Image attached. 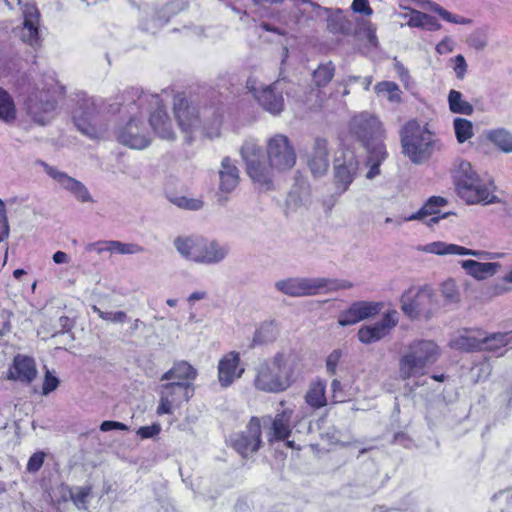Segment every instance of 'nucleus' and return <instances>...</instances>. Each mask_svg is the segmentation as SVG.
I'll return each instance as SVG.
<instances>
[{
  "label": "nucleus",
  "mask_w": 512,
  "mask_h": 512,
  "mask_svg": "<svg viewBox=\"0 0 512 512\" xmlns=\"http://www.w3.org/2000/svg\"><path fill=\"white\" fill-rule=\"evenodd\" d=\"M382 307L383 305L380 302L356 301L339 314L338 323L340 326L354 325L377 315Z\"/></svg>",
  "instance_id": "b1692460"
},
{
  "label": "nucleus",
  "mask_w": 512,
  "mask_h": 512,
  "mask_svg": "<svg viewBox=\"0 0 512 512\" xmlns=\"http://www.w3.org/2000/svg\"><path fill=\"white\" fill-rule=\"evenodd\" d=\"M90 487H80L71 491L70 498L79 509H86L87 498L90 494Z\"/></svg>",
  "instance_id": "3c124183"
},
{
  "label": "nucleus",
  "mask_w": 512,
  "mask_h": 512,
  "mask_svg": "<svg viewBox=\"0 0 512 512\" xmlns=\"http://www.w3.org/2000/svg\"><path fill=\"white\" fill-rule=\"evenodd\" d=\"M468 43L471 47H473L477 50H481V49L485 48L487 45V41H486L485 37L478 32L473 33L469 37Z\"/></svg>",
  "instance_id": "0e129e2a"
},
{
  "label": "nucleus",
  "mask_w": 512,
  "mask_h": 512,
  "mask_svg": "<svg viewBox=\"0 0 512 512\" xmlns=\"http://www.w3.org/2000/svg\"><path fill=\"white\" fill-rule=\"evenodd\" d=\"M285 80L284 69L280 68V79L270 86L257 88L255 82L251 79L247 81V88L253 93L259 104L269 113L276 115L284 110V98L282 91H279L281 81Z\"/></svg>",
  "instance_id": "dca6fc26"
},
{
  "label": "nucleus",
  "mask_w": 512,
  "mask_h": 512,
  "mask_svg": "<svg viewBox=\"0 0 512 512\" xmlns=\"http://www.w3.org/2000/svg\"><path fill=\"white\" fill-rule=\"evenodd\" d=\"M460 267L464 272L476 281H484L495 276L502 265L493 261H477L474 259H466L460 261Z\"/></svg>",
  "instance_id": "bb28decb"
},
{
  "label": "nucleus",
  "mask_w": 512,
  "mask_h": 512,
  "mask_svg": "<svg viewBox=\"0 0 512 512\" xmlns=\"http://www.w3.org/2000/svg\"><path fill=\"white\" fill-rule=\"evenodd\" d=\"M36 376L37 368L33 358L21 354L14 357L13 366L8 373V379L30 384Z\"/></svg>",
  "instance_id": "c85d7f7f"
},
{
  "label": "nucleus",
  "mask_w": 512,
  "mask_h": 512,
  "mask_svg": "<svg viewBox=\"0 0 512 512\" xmlns=\"http://www.w3.org/2000/svg\"><path fill=\"white\" fill-rule=\"evenodd\" d=\"M279 334L278 325L274 322H265L256 331L253 341L255 343H268L274 341Z\"/></svg>",
  "instance_id": "c03bdc74"
},
{
  "label": "nucleus",
  "mask_w": 512,
  "mask_h": 512,
  "mask_svg": "<svg viewBox=\"0 0 512 512\" xmlns=\"http://www.w3.org/2000/svg\"><path fill=\"white\" fill-rule=\"evenodd\" d=\"M439 356L437 344L431 340L411 342L399 359V375L403 380L425 374L426 368Z\"/></svg>",
  "instance_id": "20e7f679"
},
{
  "label": "nucleus",
  "mask_w": 512,
  "mask_h": 512,
  "mask_svg": "<svg viewBox=\"0 0 512 512\" xmlns=\"http://www.w3.org/2000/svg\"><path fill=\"white\" fill-rule=\"evenodd\" d=\"M161 431V427L159 424H152L150 426H142L137 430V435L142 439L152 438L158 435Z\"/></svg>",
  "instance_id": "13d9d810"
},
{
  "label": "nucleus",
  "mask_w": 512,
  "mask_h": 512,
  "mask_svg": "<svg viewBox=\"0 0 512 512\" xmlns=\"http://www.w3.org/2000/svg\"><path fill=\"white\" fill-rule=\"evenodd\" d=\"M45 454L43 452H36L32 454L27 463V471L31 473L37 472L44 463Z\"/></svg>",
  "instance_id": "4d7b16f0"
},
{
  "label": "nucleus",
  "mask_w": 512,
  "mask_h": 512,
  "mask_svg": "<svg viewBox=\"0 0 512 512\" xmlns=\"http://www.w3.org/2000/svg\"><path fill=\"white\" fill-rule=\"evenodd\" d=\"M10 227L7 217L0 218V243L8 238Z\"/></svg>",
  "instance_id": "774afa93"
},
{
  "label": "nucleus",
  "mask_w": 512,
  "mask_h": 512,
  "mask_svg": "<svg viewBox=\"0 0 512 512\" xmlns=\"http://www.w3.org/2000/svg\"><path fill=\"white\" fill-rule=\"evenodd\" d=\"M245 372L241 366L240 354L230 351L224 354L218 362L217 378L222 388L230 387L236 380L240 379Z\"/></svg>",
  "instance_id": "5701e85b"
},
{
  "label": "nucleus",
  "mask_w": 512,
  "mask_h": 512,
  "mask_svg": "<svg viewBox=\"0 0 512 512\" xmlns=\"http://www.w3.org/2000/svg\"><path fill=\"white\" fill-rule=\"evenodd\" d=\"M508 349H512V331L491 335H486L483 332L481 350L492 352L496 356H502Z\"/></svg>",
  "instance_id": "7c9ffc66"
},
{
  "label": "nucleus",
  "mask_w": 512,
  "mask_h": 512,
  "mask_svg": "<svg viewBox=\"0 0 512 512\" xmlns=\"http://www.w3.org/2000/svg\"><path fill=\"white\" fill-rule=\"evenodd\" d=\"M365 37L371 46L376 47L378 44L376 36V28L371 23H367L363 29Z\"/></svg>",
  "instance_id": "338daca9"
},
{
  "label": "nucleus",
  "mask_w": 512,
  "mask_h": 512,
  "mask_svg": "<svg viewBox=\"0 0 512 512\" xmlns=\"http://www.w3.org/2000/svg\"><path fill=\"white\" fill-rule=\"evenodd\" d=\"M349 132L365 148L374 146L376 142H382L381 122L375 115L368 112L358 113L351 118Z\"/></svg>",
  "instance_id": "f8f14e48"
},
{
  "label": "nucleus",
  "mask_w": 512,
  "mask_h": 512,
  "mask_svg": "<svg viewBox=\"0 0 512 512\" xmlns=\"http://www.w3.org/2000/svg\"><path fill=\"white\" fill-rule=\"evenodd\" d=\"M208 110H204L202 115L196 106L190 105L184 98H177L174 102V113L178 125L183 133L186 134V141L193 140V134L203 132L208 137L218 135V130L221 124L219 116H216L211 124L202 120V117H207Z\"/></svg>",
  "instance_id": "39448f33"
},
{
  "label": "nucleus",
  "mask_w": 512,
  "mask_h": 512,
  "mask_svg": "<svg viewBox=\"0 0 512 512\" xmlns=\"http://www.w3.org/2000/svg\"><path fill=\"white\" fill-rule=\"evenodd\" d=\"M399 16L408 19L407 24L410 27L421 28L428 31L440 29V24L434 16L415 9H411L408 13L400 14Z\"/></svg>",
  "instance_id": "4c0bfd02"
},
{
  "label": "nucleus",
  "mask_w": 512,
  "mask_h": 512,
  "mask_svg": "<svg viewBox=\"0 0 512 512\" xmlns=\"http://www.w3.org/2000/svg\"><path fill=\"white\" fill-rule=\"evenodd\" d=\"M17 1L21 5L23 21L21 26L15 29V33L22 42L36 48L41 45L39 32L41 14L35 3L26 2L22 5L21 0Z\"/></svg>",
  "instance_id": "2eb2a0df"
},
{
  "label": "nucleus",
  "mask_w": 512,
  "mask_h": 512,
  "mask_svg": "<svg viewBox=\"0 0 512 512\" xmlns=\"http://www.w3.org/2000/svg\"><path fill=\"white\" fill-rule=\"evenodd\" d=\"M351 8L355 13H361L367 16L373 13L368 0H353Z\"/></svg>",
  "instance_id": "680f3d73"
},
{
  "label": "nucleus",
  "mask_w": 512,
  "mask_h": 512,
  "mask_svg": "<svg viewBox=\"0 0 512 512\" xmlns=\"http://www.w3.org/2000/svg\"><path fill=\"white\" fill-rule=\"evenodd\" d=\"M483 341V332L475 330H464L463 332L455 335L449 342L453 349L461 351H475L481 350Z\"/></svg>",
  "instance_id": "2f4dec72"
},
{
  "label": "nucleus",
  "mask_w": 512,
  "mask_h": 512,
  "mask_svg": "<svg viewBox=\"0 0 512 512\" xmlns=\"http://www.w3.org/2000/svg\"><path fill=\"white\" fill-rule=\"evenodd\" d=\"M440 292L446 304H457L460 301V291L454 279H447L440 285Z\"/></svg>",
  "instance_id": "49530a36"
},
{
  "label": "nucleus",
  "mask_w": 512,
  "mask_h": 512,
  "mask_svg": "<svg viewBox=\"0 0 512 512\" xmlns=\"http://www.w3.org/2000/svg\"><path fill=\"white\" fill-rule=\"evenodd\" d=\"M169 201L181 209L196 211L202 208L203 202L199 199L186 196H170Z\"/></svg>",
  "instance_id": "09e8293b"
},
{
  "label": "nucleus",
  "mask_w": 512,
  "mask_h": 512,
  "mask_svg": "<svg viewBox=\"0 0 512 512\" xmlns=\"http://www.w3.org/2000/svg\"><path fill=\"white\" fill-rule=\"evenodd\" d=\"M16 107L11 95L0 87V120L5 123L14 122Z\"/></svg>",
  "instance_id": "ea45409f"
},
{
  "label": "nucleus",
  "mask_w": 512,
  "mask_h": 512,
  "mask_svg": "<svg viewBox=\"0 0 512 512\" xmlns=\"http://www.w3.org/2000/svg\"><path fill=\"white\" fill-rule=\"evenodd\" d=\"M92 309L95 313L98 314L99 318L104 321H109L112 323H123L128 319V316L124 311L105 312L99 309L97 306H93Z\"/></svg>",
  "instance_id": "8fccbe9b"
},
{
  "label": "nucleus",
  "mask_w": 512,
  "mask_h": 512,
  "mask_svg": "<svg viewBox=\"0 0 512 512\" xmlns=\"http://www.w3.org/2000/svg\"><path fill=\"white\" fill-rule=\"evenodd\" d=\"M334 73L335 66L331 61L319 64L313 72V81L317 87H324L332 80Z\"/></svg>",
  "instance_id": "a18cd8bd"
},
{
  "label": "nucleus",
  "mask_w": 512,
  "mask_h": 512,
  "mask_svg": "<svg viewBox=\"0 0 512 512\" xmlns=\"http://www.w3.org/2000/svg\"><path fill=\"white\" fill-rule=\"evenodd\" d=\"M111 254L117 253L120 255L137 254L144 251V248L134 243H123L118 240H111Z\"/></svg>",
  "instance_id": "de8ad7c7"
},
{
  "label": "nucleus",
  "mask_w": 512,
  "mask_h": 512,
  "mask_svg": "<svg viewBox=\"0 0 512 512\" xmlns=\"http://www.w3.org/2000/svg\"><path fill=\"white\" fill-rule=\"evenodd\" d=\"M458 196L468 205H491L501 202L492 179H483L466 160H461L454 171Z\"/></svg>",
  "instance_id": "7ed1b4c3"
},
{
  "label": "nucleus",
  "mask_w": 512,
  "mask_h": 512,
  "mask_svg": "<svg viewBox=\"0 0 512 512\" xmlns=\"http://www.w3.org/2000/svg\"><path fill=\"white\" fill-rule=\"evenodd\" d=\"M288 414L285 410L276 414L268 433V442L277 449L281 442L288 447Z\"/></svg>",
  "instance_id": "72a5a7b5"
},
{
  "label": "nucleus",
  "mask_w": 512,
  "mask_h": 512,
  "mask_svg": "<svg viewBox=\"0 0 512 512\" xmlns=\"http://www.w3.org/2000/svg\"><path fill=\"white\" fill-rule=\"evenodd\" d=\"M160 395L157 413L172 414L175 408L188 402L194 394V386L190 382L170 381L158 387Z\"/></svg>",
  "instance_id": "9b49d317"
},
{
  "label": "nucleus",
  "mask_w": 512,
  "mask_h": 512,
  "mask_svg": "<svg viewBox=\"0 0 512 512\" xmlns=\"http://www.w3.org/2000/svg\"><path fill=\"white\" fill-rule=\"evenodd\" d=\"M111 240H99L96 242H91L85 245V251L88 253L95 252L98 255H101L105 252L111 254Z\"/></svg>",
  "instance_id": "864d4df0"
},
{
  "label": "nucleus",
  "mask_w": 512,
  "mask_h": 512,
  "mask_svg": "<svg viewBox=\"0 0 512 512\" xmlns=\"http://www.w3.org/2000/svg\"><path fill=\"white\" fill-rule=\"evenodd\" d=\"M73 121L84 135L98 139L108 131V122L93 98H83L73 112Z\"/></svg>",
  "instance_id": "0eeeda50"
},
{
  "label": "nucleus",
  "mask_w": 512,
  "mask_h": 512,
  "mask_svg": "<svg viewBox=\"0 0 512 512\" xmlns=\"http://www.w3.org/2000/svg\"><path fill=\"white\" fill-rule=\"evenodd\" d=\"M229 254V247L216 240L202 237L198 264L215 265L222 262Z\"/></svg>",
  "instance_id": "cd10ccee"
},
{
  "label": "nucleus",
  "mask_w": 512,
  "mask_h": 512,
  "mask_svg": "<svg viewBox=\"0 0 512 512\" xmlns=\"http://www.w3.org/2000/svg\"><path fill=\"white\" fill-rule=\"evenodd\" d=\"M453 128L458 143L462 144L470 140L474 135L473 124L465 118H455Z\"/></svg>",
  "instance_id": "79ce46f5"
},
{
  "label": "nucleus",
  "mask_w": 512,
  "mask_h": 512,
  "mask_svg": "<svg viewBox=\"0 0 512 512\" xmlns=\"http://www.w3.org/2000/svg\"><path fill=\"white\" fill-rule=\"evenodd\" d=\"M248 176L266 190L274 188V171H284L288 166V137L275 134L266 142L268 163L264 161L261 146L254 139H247L240 149Z\"/></svg>",
  "instance_id": "f257e3e1"
},
{
  "label": "nucleus",
  "mask_w": 512,
  "mask_h": 512,
  "mask_svg": "<svg viewBox=\"0 0 512 512\" xmlns=\"http://www.w3.org/2000/svg\"><path fill=\"white\" fill-rule=\"evenodd\" d=\"M129 121L118 128L116 137L119 143L132 149L142 150L151 143V137L143 121L137 118L138 114H128Z\"/></svg>",
  "instance_id": "f3484780"
},
{
  "label": "nucleus",
  "mask_w": 512,
  "mask_h": 512,
  "mask_svg": "<svg viewBox=\"0 0 512 512\" xmlns=\"http://www.w3.org/2000/svg\"><path fill=\"white\" fill-rule=\"evenodd\" d=\"M202 236L189 235L178 236L174 239V247L177 252L185 259L198 262Z\"/></svg>",
  "instance_id": "473e14b6"
},
{
  "label": "nucleus",
  "mask_w": 512,
  "mask_h": 512,
  "mask_svg": "<svg viewBox=\"0 0 512 512\" xmlns=\"http://www.w3.org/2000/svg\"><path fill=\"white\" fill-rule=\"evenodd\" d=\"M36 165L42 167L49 177L56 181L62 189L70 192L76 200L82 203L94 202L87 187L79 180L69 176L63 171H60L54 166L49 165L43 160H37Z\"/></svg>",
  "instance_id": "6ab92c4d"
},
{
  "label": "nucleus",
  "mask_w": 512,
  "mask_h": 512,
  "mask_svg": "<svg viewBox=\"0 0 512 512\" xmlns=\"http://www.w3.org/2000/svg\"><path fill=\"white\" fill-rule=\"evenodd\" d=\"M433 133L426 125L422 126L416 120L408 121L401 130V144L403 153L413 163H421L426 160L435 145Z\"/></svg>",
  "instance_id": "423d86ee"
},
{
  "label": "nucleus",
  "mask_w": 512,
  "mask_h": 512,
  "mask_svg": "<svg viewBox=\"0 0 512 512\" xmlns=\"http://www.w3.org/2000/svg\"><path fill=\"white\" fill-rule=\"evenodd\" d=\"M368 152V158L366 165L369 168L366 173L368 180H373L380 174V165L386 159L387 153L383 142H376L374 146L366 148Z\"/></svg>",
  "instance_id": "c9c22d12"
},
{
  "label": "nucleus",
  "mask_w": 512,
  "mask_h": 512,
  "mask_svg": "<svg viewBox=\"0 0 512 512\" xmlns=\"http://www.w3.org/2000/svg\"><path fill=\"white\" fill-rule=\"evenodd\" d=\"M287 356L278 352L270 363L261 364L256 370L254 386L267 393H279L287 388Z\"/></svg>",
  "instance_id": "6e6552de"
},
{
  "label": "nucleus",
  "mask_w": 512,
  "mask_h": 512,
  "mask_svg": "<svg viewBox=\"0 0 512 512\" xmlns=\"http://www.w3.org/2000/svg\"><path fill=\"white\" fill-rule=\"evenodd\" d=\"M417 250L420 252H425L438 256H472L480 260L502 259L507 255L504 252H491L488 250L469 249L461 245L447 243L444 241H434L425 245H420L417 247Z\"/></svg>",
  "instance_id": "4468645a"
},
{
  "label": "nucleus",
  "mask_w": 512,
  "mask_h": 512,
  "mask_svg": "<svg viewBox=\"0 0 512 512\" xmlns=\"http://www.w3.org/2000/svg\"><path fill=\"white\" fill-rule=\"evenodd\" d=\"M448 104L451 112L456 114L471 115L473 106L464 99L463 94L457 90H450Z\"/></svg>",
  "instance_id": "a19ab883"
},
{
  "label": "nucleus",
  "mask_w": 512,
  "mask_h": 512,
  "mask_svg": "<svg viewBox=\"0 0 512 512\" xmlns=\"http://www.w3.org/2000/svg\"><path fill=\"white\" fill-rule=\"evenodd\" d=\"M398 321L396 310L387 311L379 321L362 326L357 333L358 340L363 344L378 342L390 334L392 329L397 326Z\"/></svg>",
  "instance_id": "412c9836"
},
{
  "label": "nucleus",
  "mask_w": 512,
  "mask_h": 512,
  "mask_svg": "<svg viewBox=\"0 0 512 512\" xmlns=\"http://www.w3.org/2000/svg\"><path fill=\"white\" fill-rule=\"evenodd\" d=\"M448 204L447 199L441 196H431L425 204L416 212L403 219L404 222L419 220L431 227L450 213H441V208Z\"/></svg>",
  "instance_id": "393cba45"
},
{
  "label": "nucleus",
  "mask_w": 512,
  "mask_h": 512,
  "mask_svg": "<svg viewBox=\"0 0 512 512\" xmlns=\"http://www.w3.org/2000/svg\"><path fill=\"white\" fill-rule=\"evenodd\" d=\"M454 71L458 79H463L467 72V63L463 55L459 54L454 57Z\"/></svg>",
  "instance_id": "052dcab7"
},
{
  "label": "nucleus",
  "mask_w": 512,
  "mask_h": 512,
  "mask_svg": "<svg viewBox=\"0 0 512 512\" xmlns=\"http://www.w3.org/2000/svg\"><path fill=\"white\" fill-rule=\"evenodd\" d=\"M306 161L314 176L324 175L329 168L328 143L324 138H316L306 152Z\"/></svg>",
  "instance_id": "a878e982"
},
{
  "label": "nucleus",
  "mask_w": 512,
  "mask_h": 512,
  "mask_svg": "<svg viewBox=\"0 0 512 512\" xmlns=\"http://www.w3.org/2000/svg\"><path fill=\"white\" fill-rule=\"evenodd\" d=\"M56 100L47 91L30 95L26 101L27 114L39 125H47L55 116Z\"/></svg>",
  "instance_id": "a211bd4d"
},
{
  "label": "nucleus",
  "mask_w": 512,
  "mask_h": 512,
  "mask_svg": "<svg viewBox=\"0 0 512 512\" xmlns=\"http://www.w3.org/2000/svg\"><path fill=\"white\" fill-rule=\"evenodd\" d=\"M358 171L359 161L352 151H344L341 157L335 159L334 181L336 189L340 194L349 189Z\"/></svg>",
  "instance_id": "aec40b11"
},
{
  "label": "nucleus",
  "mask_w": 512,
  "mask_h": 512,
  "mask_svg": "<svg viewBox=\"0 0 512 512\" xmlns=\"http://www.w3.org/2000/svg\"><path fill=\"white\" fill-rule=\"evenodd\" d=\"M433 10L435 12H437L445 21L450 22V23L465 25V24H469L471 22L470 19L461 17L459 15L452 14V13L448 12L447 10L441 8L438 5H435L433 7Z\"/></svg>",
  "instance_id": "603ef678"
},
{
  "label": "nucleus",
  "mask_w": 512,
  "mask_h": 512,
  "mask_svg": "<svg viewBox=\"0 0 512 512\" xmlns=\"http://www.w3.org/2000/svg\"><path fill=\"white\" fill-rule=\"evenodd\" d=\"M375 92L378 95H384L390 102H401V90L399 86L392 81H382L375 85Z\"/></svg>",
  "instance_id": "37998d69"
},
{
  "label": "nucleus",
  "mask_w": 512,
  "mask_h": 512,
  "mask_svg": "<svg viewBox=\"0 0 512 512\" xmlns=\"http://www.w3.org/2000/svg\"><path fill=\"white\" fill-rule=\"evenodd\" d=\"M455 42L451 38H444L441 42H439L436 46V51L439 54H447L454 50Z\"/></svg>",
  "instance_id": "69168bd1"
},
{
  "label": "nucleus",
  "mask_w": 512,
  "mask_h": 512,
  "mask_svg": "<svg viewBox=\"0 0 512 512\" xmlns=\"http://www.w3.org/2000/svg\"><path fill=\"white\" fill-rule=\"evenodd\" d=\"M486 140L504 154L512 153V132L504 127L491 128L484 133Z\"/></svg>",
  "instance_id": "f704fd0d"
},
{
  "label": "nucleus",
  "mask_w": 512,
  "mask_h": 512,
  "mask_svg": "<svg viewBox=\"0 0 512 512\" xmlns=\"http://www.w3.org/2000/svg\"><path fill=\"white\" fill-rule=\"evenodd\" d=\"M105 109L111 113L125 114H141L143 111L155 109L149 119L154 132L162 139H175L171 121L158 94L146 93L141 88L131 87L124 91L120 104H110Z\"/></svg>",
  "instance_id": "f03ea898"
},
{
  "label": "nucleus",
  "mask_w": 512,
  "mask_h": 512,
  "mask_svg": "<svg viewBox=\"0 0 512 512\" xmlns=\"http://www.w3.org/2000/svg\"><path fill=\"white\" fill-rule=\"evenodd\" d=\"M295 186L298 188V190L293 192L294 194H297V199H294V202H302L309 194V185L306 180L300 178L296 179Z\"/></svg>",
  "instance_id": "bf43d9fd"
},
{
  "label": "nucleus",
  "mask_w": 512,
  "mask_h": 512,
  "mask_svg": "<svg viewBox=\"0 0 512 512\" xmlns=\"http://www.w3.org/2000/svg\"><path fill=\"white\" fill-rule=\"evenodd\" d=\"M59 385V379L52 375L49 370L46 371L44 382L42 386V394L48 395L52 391H54Z\"/></svg>",
  "instance_id": "5fc2aeb1"
},
{
  "label": "nucleus",
  "mask_w": 512,
  "mask_h": 512,
  "mask_svg": "<svg viewBox=\"0 0 512 512\" xmlns=\"http://www.w3.org/2000/svg\"><path fill=\"white\" fill-rule=\"evenodd\" d=\"M261 423L256 416L251 417L246 430L234 435L231 442L235 450L243 457L257 452L261 447Z\"/></svg>",
  "instance_id": "4be33fe9"
},
{
  "label": "nucleus",
  "mask_w": 512,
  "mask_h": 512,
  "mask_svg": "<svg viewBox=\"0 0 512 512\" xmlns=\"http://www.w3.org/2000/svg\"><path fill=\"white\" fill-rule=\"evenodd\" d=\"M326 381L323 379H316L311 384L306 393L305 399L309 406L313 408H321L327 404L326 396Z\"/></svg>",
  "instance_id": "58836bf2"
},
{
  "label": "nucleus",
  "mask_w": 512,
  "mask_h": 512,
  "mask_svg": "<svg viewBox=\"0 0 512 512\" xmlns=\"http://www.w3.org/2000/svg\"><path fill=\"white\" fill-rule=\"evenodd\" d=\"M341 356H342V352H341V350H338V349L333 350L327 356L326 369L330 375H334L336 373V369H337L338 363L341 359Z\"/></svg>",
  "instance_id": "6e6d98bb"
},
{
  "label": "nucleus",
  "mask_w": 512,
  "mask_h": 512,
  "mask_svg": "<svg viewBox=\"0 0 512 512\" xmlns=\"http://www.w3.org/2000/svg\"><path fill=\"white\" fill-rule=\"evenodd\" d=\"M197 376V370L186 361L174 363L171 369L161 376V381L190 382Z\"/></svg>",
  "instance_id": "e433bc0d"
},
{
  "label": "nucleus",
  "mask_w": 512,
  "mask_h": 512,
  "mask_svg": "<svg viewBox=\"0 0 512 512\" xmlns=\"http://www.w3.org/2000/svg\"><path fill=\"white\" fill-rule=\"evenodd\" d=\"M476 371V382L484 381L491 374V366L488 362H482L473 368Z\"/></svg>",
  "instance_id": "e2e57ef3"
},
{
  "label": "nucleus",
  "mask_w": 512,
  "mask_h": 512,
  "mask_svg": "<svg viewBox=\"0 0 512 512\" xmlns=\"http://www.w3.org/2000/svg\"><path fill=\"white\" fill-rule=\"evenodd\" d=\"M330 12V9L324 8L311 0H290V19L293 18L297 23H306L327 16L330 31L333 33H347L349 29L348 21L340 13L331 16Z\"/></svg>",
  "instance_id": "9d476101"
},
{
  "label": "nucleus",
  "mask_w": 512,
  "mask_h": 512,
  "mask_svg": "<svg viewBox=\"0 0 512 512\" xmlns=\"http://www.w3.org/2000/svg\"><path fill=\"white\" fill-rule=\"evenodd\" d=\"M400 302L403 313L411 319L429 318L439 308L435 291L428 285L408 289L402 294Z\"/></svg>",
  "instance_id": "1a4fd4ad"
},
{
  "label": "nucleus",
  "mask_w": 512,
  "mask_h": 512,
  "mask_svg": "<svg viewBox=\"0 0 512 512\" xmlns=\"http://www.w3.org/2000/svg\"><path fill=\"white\" fill-rule=\"evenodd\" d=\"M219 175V190L223 193H231L239 184V169L229 157L221 161Z\"/></svg>",
  "instance_id": "c756f323"
},
{
  "label": "nucleus",
  "mask_w": 512,
  "mask_h": 512,
  "mask_svg": "<svg viewBox=\"0 0 512 512\" xmlns=\"http://www.w3.org/2000/svg\"><path fill=\"white\" fill-rule=\"evenodd\" d=\"M353 284L347 280L328 278H294L290 279V296H306L349 289Z\"/></svg>",
  "instance_id": "ddd939ff"
}]
</instances>
